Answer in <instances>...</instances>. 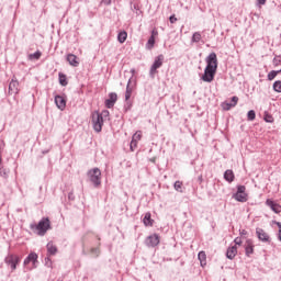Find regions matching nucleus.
<instances>
[{
  "label": "nucleus",
  "instance_id": "obj_10",
  "mask_svg": "<svg viewBox=\"0 0 281 281\" xmlns=\"http://www.w3.org/2000/svg\"><path fill=\"white\" fill-rule=\"evenodd\" d=\"M116 102H117V93L115 92L110 93L109 98L105 100L106 109H113Z\"/></svg>",
  "mask_w": 281,
  "mask_h": 281
},
{
  "label": "nucleus",
  "instance_id": "obj_1",
  "mask_svg": "<svg viewBox=\"0 0 281 281\" xmlns=\"http://www.w3.org/2000/svg\"><path fill=\"white\" fill-rule=\"evenodd\" d=\"M216 69H218V58L216 57V53H211L206 57V67L202 76L203 82H212L214 76H216Z\"/></svg>",
  "mask_w": 281,
  "mask_h": 281
},
{
  "label": "nucleus",
  "instance_id": "obj_6",
  "mask_svg": "<svg viewBox=\"0 0 281 281\" xmlns=\"http://www.w3.org/2000/svg\"><path fill=\"white\" fill-rule=\"evenodd\" d=\"M162 66H164V55H158L150 67L149 76H151V78H155V76H157L158 74L157 69L161 68Z\"/></svg>",
  "mask_w": 281,
  "mask_h": 281
},
{
  "label": "nucleus",
  "instance_id": "obj_24",
  "mask_svg": "<svg viewBox=\"0 0 281 281\" xmlns=\"http://www.w3.org/2000/svg\"><path fill=\"white\" fill-rule=\"evenodd\" d=\"M250 254H254V243L251 239H248L246 241V256H249Z\"/></svg>",
  "mask_w": 281,
  "mask_h": 281
},
{
  "label": "nucleus",
  "instance_id": "obj_9",
  "mask_svg": "<svg viewBox=\"0 0 281 281\" xmlns=\"http://www.w3.org/2000/svg\"><path fill=\"white\" fill-rule=\"evenodd\" d=\"M236 104H238V97H233L231 103H229V101H224L221 104V106H222L223 111H229L231 109H234V106H236Z\"/></svg>",
  "mask_w": 281,
  "mask_h": 281
},
{
  "label": "nucleus",
  "instance_id": "obj_8",
  "mask_svg": "<svg viewBox=\"0 0 281 281\" xmlns=\"http://www.w3.org/2000/svg\"><path fill=\"white\" fill-rule=\"evenodd\" d=\"M5 265L11 268V271H15L16 265L21 262V257L18 255H8L4 259Z\"/></svg>",
  "mask_w": 281,
  "mask_h": 281
},
{
  "label": "nucleus",
  "instance_id": "obj_21",
  "mask_svg": "<svg viewBox=\"0 0 281 281\" xmlns=\"http://www.w3.org/2000/svg\"><path fill=\"white\" fill-rule=\"evenodd\" d=\"M46 249L48 256H56V254H58V247H56L52 241L47 244Z\"/></svg>",
  "mask_w": 281,
  "mask_h": 281
},
{
  "label": "nucleus",
  "instance_id": "obj_38",
  "mask_svg": "<svg viewBox=\"0 0 281 281\" xmlns=\"http://www.w3.org/2000/svg\"><path fill=\"white\" fill-rule=\"evenodd\" d=\"M0 175L1 177H8V171L5 170V168H0Z\"/></svg>",
  "mask_w": 281,
  "mask_h": 281
},
{
  "label": "nucleus",
  "instance_id": "obj_39",
  "mask_svg": "<svg viewBox=\"0 0 281 281\" xmlns=\"http://www.w3.org/2000/svg\"><path fill=\"white\" fill-rule=\"evenodd\" d=\"M235 245H243V239L240 237L235 238L234 240Z\"/></svg>",
  "mask_w": 281,
  "mask_h": 281
},
{
  "label": "nucleus",
  "instance_id": "obj_36",
  "mask_svg": "<svg viewBox=\"0 0 281 281\" xmlns=\"http://www.w3.org/2000/svg\"><path fill=\"white\" fill-rule=\"evenodd\" d=\"M265 122L269 124L273 123V116L271 114H265Z\"/></svg>",
  "mask_w": 281,
  "mask_h": 281
},
{
  "label": "nucleus",
  "instance_id": "obj_35",
  "mask_svg": "<svg viewBox=\"0 0 281 281\" xmlns=\"http://www.w3.org/2000/svg\"><path fill=\"white\" fill-rule=\"evenodd\" d=\"M137 144H139L137 140H133L130 144V150H132V153H134V150L137 149Z\"/></svg>",
  "mask_w": 281,
  "mask_h": 281
},
{
  "label": "nucleus",
  "instance_id": "obj_23",
  "mask_svg": "<svg viewBox=\"0 0 281 281\" xmlns=\"http://www.w3.org/2000/svg\"><path fill=\"white\" fill-rule=\"evenodd\" d=\"M224 179L225 181H228V183H232V181H234V171L231 169L226 170L224 173Z\"/></svg>",
  "mask_w": 281,
  "mask_h": 281
},
{
  "label": "nucleus",
  "instance_id": "obj_22",
  "mask_svg": "<svg viewBox=\"0 0 281 281\" xmlns=\"http://www.w3.org/2000/svg\"><path fill=\"white\" fill-rule=\"evenodd\" d=\"M198 258L201 267H205V265H207V255H205V251H200Z\"/></svg>",
  "mask_w": 281,
  "mask_h": 281
},
{
  "label": "nucleus",
  "instance_id": "obj_34",
  "mask_svg": "<svg viewBox=\"0 0 281 281\" xmlns=\"http://www.w3.org/2000/svg\"><path fill=\"white\" fill-rule=\"evenodd\" d=\"M247 117L250 122H254V120H256V111L250 110L247 114Z\"/></svg>",
  "mask_w": 281,
  "mask_h": 281
},
{
  "label": "nucleus",
  "instance_id": "obj_7",
  "mask_svg": "<svg viewBox=\"0 0 281 281\" xmlns=\"http://www.w3.org/2000/svg\"><path fill=\"white\" fill-rule=\"evenodd\" d=\"M38 236H45L47 229H49V218H42L41 222L35 226Z\"/></svg>",
  "mask_w": 281,
  "mask_h": 281
},
{
  "label": "nucleus",
  "instance_id": "obj_33",
  "mask_svg": "<svg viewBox=\"0 0 281 281\" xmlns=\"http://www.w3.org/2000/svg\"><path fill=\"white\" fill-rule=\"evenodd\" d=\"M201 41V33L195 32L192 35V43H199Z\"/></svg>",
  "mask_w": 281,
  "mask_h": 281
},
{
  "label": "nucleus",
  "instance_id": "obj_30",
  "mask_svg": "<svg viewBox=\"0 0 281 281\" xmlns=\"http://www.w3.org/2000/svg\"><path fill=\"white\" fill-rule=\"evenodd\" d=\"M41 56H42V53L37 50L34 54H31L29 56V58H30V60H38L41 58Z\"/></svg>",
  "mask_w": 281,
  "mask_h": 281
},
{
  "label": "nucleus",
  "instance_id": "obj_14",
  "mask_svg": "<svg viewBox=\"0 0 281 281\" xmlns=\"http://www.w3.org/2000/svg\"><path fill=\"white\" fill-rule=\"evenodd\" d=\"M135 91V86L131 85V81H128L126 86V91H125V102L131 101V97L133 95V92Z\"/></svg>",
  "mask_w": 281,
  "mask_h": 281
},
{
  "label": "nucleus",
  "instance_id": "obj_17",
  "mask_svg": "<svg viewBox=\"0 0 281 281\" xmlns=\"http://www.w3.org/2000/svg\"><path fill=\"white\" fill-rule=\"evenodd\" d=\"M30 262L33 263V267L38 262V255H36V252H31L24 260V265H30Z\"/></svg>",
  "mask_w": 281,
  "mask_h": 281
},
{
  "label": "nucleus",
  "instance_id": "obj_13",
  "mask_svg": "<svg viewBox=\"0 0 281 281\" xmlns=\"http://www.w3.org/2000/svg\"><path fill=\"white\" fill-rule=\"evenodd\" d=\"M266 204L268 205V207H270L272 210V212H274V214H280V212H281L280 204L273 202V200H267Z\"/></svg>",
  "mask_w": 281,
  "mask_h": 281
},
{
  "label": "nucleus",
  "instance_id": "obj_37",
  "mask_svg": "<svg viewBox=\"0 0 281 281\" xmlns=\"http://www.w3.org/2000/svg\"><path fill=\"white\" fill-rule=\"evenodd\" d=\"M272 63H273L274 67H278L280 65V63H281V56H276L273 58Z\"/></svg>",
  "mask_w": 281,
  "mask_h": 281
},
{
  "label": "nucleus",
  "instance_id": "obj_40",
  "mask_svg": "<svg viewBox=\"0 0 281 281\" xmlns=\"http://www.w3.org/2000/svg\"><path fill=\"white\" fill-rule=\"evenodd\" d=\"M277 226L279 228V240L281 241V223L277 222Z\"/></svg>",
  "mask_w": 281,
  "mask_h": 281
},
{
  "label": "nucleus",
  "instance_id": "obj_20",
  "mask_svg": "<svg viewBox=\"0 0 281 281\" xmlns=\"http://www.w3.org/2000/svg\"><path fill=\"white\" fill-rule=\"evenodd\" d=\"M143 223H144L145 227H153L155 220L151 218L150 212L145 213Z\"/></svg>",
  "mask_w": 281,
  "mask_h": 281
},
{
  "label": "nucleus",
  "instance_id": "obj_27",
  "mask_svg": "<svg viewBox=\"0 0 281 281\" xmlns=\"http://www.w3.org/2000/svg\"><path fill=\"white\" fill-rule=\"evenodd\" d=\"M59 85H61V87H67V85H69L67 81V75L59 72Z\"/></svg>",
  "mask_w": 281,
  "mask_h": 281
},
{
  "label": "nucleus",
  "instance_id": "obj_4",
  "mask_svg": "<svg viewBox=\"0 0 281 281\" xmlns=\"http://www.w3.org/2000/svg\"><path fill=\"white\" fill-rule=\"evenodd\" d=\"M88 178L98 188L102 183V171L99 168H93L88 171Z\"/></svg>",
  "mask_w": 281,
  "mask_h": 281
},
{
  "label": "nucleus",
  "instance_id": "obj_18",
  "mask_svg": "<svg viewBox=\"0 0 281 281\" xmlns=\"http://www.w3.org/2000/svg\"><path fill=\"white\" fill-rule=\"evenodd\" d=\"M147 245H149V247H157V245H159V235L154 234L149 236L147 238Z\"/></svg>",
  "mask_w": 281,
  "mask_h": 281
},
{
  "label": "nucleus",
  "instance_id": "obj_11",
  "mask_svg": "<svg viewBox=\"0 0 281 281\" xmlns=\"http://www.w3.org/2000/svg\"><path fill=\"white\" fill-rule=\"evenodd\" d=\"M19 94V81L16 79H12L9 83V95Z\"/></svg>",
  "mask_w": 281,
  "mask_h": 281
},
{
  "label": "nucleus",
  "instance_id": "obj_2",
  "mask_svg": "<svg viewBox=\"0 0 281 281\" xmlns=\"http://www.w3.org/2000/svg\"><path fill=\"white\" fill-rule=\"evenodd\" d=\"M83 249L90 248V254L98 258L100 256V236L93 232H88L82 237Z\"/></svg>",
  "mask_w": 281,
  "mask_h": 281
},
{
  "label": "nucleus",
  "instance_id": "obj_43",
  "mask_svg": "<svg viewBox=\"0 0 281 281\" xmlns=\"http://www.w3.org/2000/svg\"><path fill=\"white\" fill-rule=\"evenodd\" d=\"M102 3H104V5H111V0H102Z\"/></svg>",
  "mask_w": 281,
  "mask_h": 281
},
{
  "label": "nucleus",
  "instance_id": "obj_15",
  "mask_svg": "<svg viewBox=\"0 0 281 281\" xmlns=\"http://www.w3.org/2000/svg\"><path fill=\"white\" fill-rule=\"evenodd\" d=\"M256 234L259 238V240H262V243H269V234L265 232V229L257 228Z\"/></svg>",
  "mask_w": 281,
  "mask_h": 281
},
{
  "label": "nucleus",
  "instance_id": "obj_41",
  "mask_svg": "<svg viewBox=\"0 0 281 281\" xmlns=\"http://www.w3.org/2000/svg\"><path fill=\"white\" fill-rule=\"evenodd\" d=\"M170 23H177V18L175 15H171L169 18Z\"/></svg>",
  "mask_w": 281,
  "mask_h": 281
},
{
  "label": "nucleus",
  "instance_id": "obj_19",
  "mask_svg": "<svg viewBox=\"0 0 281 281\" xmlns=\"http://www.w3.org/2000/svg\"><path fill=\"white\" fill-rule=\"evenodd\" d=\"M67 61L69 63V65H71V67H78L80 65V61H78V56L74 54L67 55Z\"/></svg>",
  "mask_w": 281,
  "mask_h": 281
},
{
  "label": "nucleus",
  "instance_id": "obj_31",
  "mask_svg": "<svg viewBox=\"0 0 281 281\" xmlns=\"http://www.w3.org/2000/svg\"><path fill=\"white\" fill-rule=\"evenodd\" d=\"M273 90L277 92V93H281V80H278L273 83Z\"/></svg>",
  "mask_w": 281,
  "mask_h": 281
},
{
  "label": "nucleus",
  "instance_id": "obj_29",
  "mask_svg": "<svg viewBox=\"0 0 281 281\" xmlns=\"http://www.w3.org/2000/svg\"><path fill=\"white\" fill-rule=\"evenodd\" d=\"M278 74H281V70H271L269 74H268V80H274L276 79V76H278Z\"/></svg>",
  "mask_w": 281,
  "mask_h": 281
},
{
  "label": "nucleus",
  "instance_id": "obj_32",
  "mask_svg": "<svg viewBox=\"0 0 281 281\" xmlns=\"http://www.w3.org/2000/svg\"><path fill=\"white\" fill-rule=\"evenodd\" d=\"M132 139L134 140V142H140L142 140V131H137L134 135H133V137H132Z\"/></svg>",
  "mask_w": 281,
  "mask_h": 281
},
{
  "label": "nucleus",
  "instance_id": "obj_5",
  "mask_svg": "<svg viewBox=\"0 0 281 281\" xmlns=\"http://www.w3.org/2000/svg\"><path fill=\"white\" fill-rule=\"evenodd\" d=\"M247 188L245 186L237 187V192L233 195L235 201L239 203H247L248 195H247Z\"/></svg>",
  "mask_w": 281,
  "mask_h": 281
},
{
  "label": "nucleus",
  "instance_id": "obj_26",
  "mask_svg": "<svg viewBox=\"0 0 281 281\" xmlns=\"http://www.w3.org/2000/svg\"><path fill=\"white\" fill-rule=\"evenodd\" d=\"M126 38H128V33H126V31L119 33V35H117L119 43H125Z\"/></svg>",
  "mask_w": 281,
  "mask_h": 281
},
{
  "label": "nucleus",
  "instance_id": "obj_16",
  "mask_svg": "<svg viewBox=\"0 0 281 281\" xmlns=\"http://www.w3.org/2000/svg\"><path fill=\"white\" fill-rule=\"evenodd\" d=\"M237 254H238V247L232 246L226 251V258H228L229 260H234Z\"/></svg>",
  "mask_w": 281,
  "mask_h": 281
},
{
  "label": "nucleus",
  "instance_id": "obj_28",
  "mask_svg": "<svg viewBox=\"0 0 281 281\" xmlns=\"http://www.w3.org/2000/svg\"><path fill=\"white\" fill-rule=\"evenodd\" d=\"M173 188L177 192H183V182L179 180L176 181Z\"/></svg>",
  "mask_w": 281,
  "mask_h": 281
},
{
  "label": "nucleus",
  "instance_id": "obj_12",
  "mask_svg": "<svg viewBox=\"0 0 281 281\" xmlns=\"http://www.w3.org/2000/svg\"><path fill=\"white\" fill-rule=\"evenodd\" d=\"M55 103H56L57 109H60V111H65V106H67V101L65 100V98H63L60 95H56Z\"/></svg>",
  "mask_w": 281,
  "mask_h": 281
},
{
  "label": "nucleus",
  "instance_id": "obj_25",
  "mask_svg": "<svg viewBox=\"0 0 281 281\" xmlns=\"http://www.w3.org/2000/svg\"><path fill=\"white\" fill-rule=\"evenodd\" d=\"M155 34H157V32L153 31L151 36L147 42V49H153V47H155Z\"/></svg>",
  "mask_w": 281,
  "mask_h": 281
},
{
  "label": "nucleus",
  "instance_id": "obj_3",
  "mask_svg": "<svg viewBox=\"0 0 281 281\" xmlns=\"http://www.w3.org/2000/svg\"><path fill=\"white\" fill-rule=\"evenodd\" d=\"M102 115H109V111H103L101 114L99 112L92 113V126L97 133L102 132V126H104V119Z\"/></svg>",
  "mask_w": 281,
  "mask_h": 281
},
{
  "label": "nucleus",
  "instance_id": "obj_42",
  "mask_svg": "<svg viewBox=\"0 0 281 281\" xmlns=\"http://www.w3.org/2000/svg\"><path fill=\"white\" fill-rule=\"evenodd\" d=\"M259 5H265L267 3V0H257Z\"/></svg>",
  "mask_w": 281,
  "mask_h": 281
}]
</instances>
